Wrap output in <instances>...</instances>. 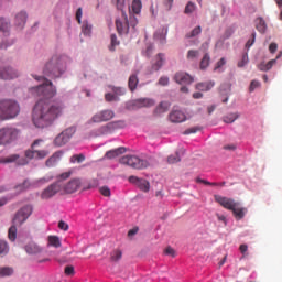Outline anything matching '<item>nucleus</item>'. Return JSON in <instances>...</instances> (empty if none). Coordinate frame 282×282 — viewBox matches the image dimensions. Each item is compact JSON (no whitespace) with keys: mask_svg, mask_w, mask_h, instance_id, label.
<instances>
[{"mask_svg":"<svg viewBox=\"0 0 282 282\" xmlns=\"http://www.w3.org/2000/svg\"><path fill=\"white\" fill-rule=\"evenodd\" d=\"M155 41H160V43H165L166 42V30L162 29L161 31H158L154 34Z\"/></svg>","mask_w":282,"mask_h":282,"instance_id":"nucleus-37","label":"nucleus"},{"mask_svg":"<svg viewBox=\"0 0 282 282\" xmlns=\"http://www.w3.org/2000/svg\"><path fill=\"white\" fill-rule=\"evenodd\" d=\"M238 119L239 112H231L223 117V121L226 122V124H232V122Z\"/></svg>","mask_w":282,"mask_h":282,"instance_id":"nucleus-33","label":"nucleus"},{"mask_svg":"<svg viewBox=\"0 0 282 282\" xmlns=\"http://www.w3.org/2000/svg\"><path fill=\"white\" fill-rule=\"evenodd\" d=\"M275 63L276 59H271L267 64L261 63L260 65H258V69H260V72H270V69H272Z\"/></svg>","mask_w":282,"mask_h":282,"instance_id":"nucleus-34","label":"nucleus"},{"mask_svg":"<svg viewBox=\"0 0 282 282\" xmlns=\"http://www.w3.org/2000/svg\"><path fill=\"white\" fill-rule=\"evenodd\" d=\"M174 80L177 85H191L193 83V76L185 72H178L174 75Z\"/></svg>","mask_w":282,"mask_h":282,"instance_id":"nucleus-21","label":"nucleus"},{"mask_svg":"<svg viewBox=\"0 0 282 282\" xmlns=\"http://www.w3.org/2000/svg\"><path fill=\"white\" fill-rule=\"evenodd\" d=\"M82 31L86 36H89L91 34V25L89 24H84L82 26Z\"/></svg>","mask_w":282,"mask_h":282,"instance_id":"nucleus-59","label":"nucleus"},{"mask_svg":"<svg viewBox=\"0 0 282 282\" xmlns=\"http://www.w3.org/2000/svg\"><path fill=\"white\" fill-rule=\"evenodd\" d=\"M122 259V250L121 249H113L110 252V261L111 263H118Z\"/></svg>","mask_w":282,"mask_h":282,"instance_id":"nucleus-32","label":"nucleus"},{"mask_svg":"<svg viewBox=\"0 0 282 282\" xmlns=\"http://www.w3.org/2000/svg\"><path fill=\"white\" fill-rule=\"evenodd\" d=\"M107 102H113V100H118V96L116 94L108 93L105 95Z\"/></svg>","mask_w":282,"mask_h":282,"instance_id":"nucleus-58","label":"nucleus"},{"mask_svg":"<svg viewBox=\"0 0 282 282\" xmlns=\"http://www.w3.org/2000/svg\"><path fill=\"white\" fill-rule=\"evenodd\" d=\"M256 29L261 34H265V31L268 30V24H265V20H263V18L256 19Z\"/></svg>","mask_w":282,"mask_h":282,"instance_id":"nucleus-29","label":"nucleus"},{"mask_svg":"<svg viewBox=\"0 0 282 282\" xmlns=\"http://www.w3.org/2000/svg\"><path fill=\"white\" fill-rule=\"evenodd\" d=\"M124 127H127V123L123 120L112 121L106 126H101L97 130V135H107L109 133H113V131L118 129H124Z\"/></svg>","mask_w":282,"mask_h":282,"instance_id":"nucleus-12","label":"nucleus"},{"mask_svg":"<svg viewBox=\"0 0 282 282\" xmlns=\"http://www.w3.org/2000/svg\"><path fill=\"white\" fill-rule=\"evenodd\" d=\"M74 133H76L75 127H70V128H67L66 130H64L62 133H59L55 138V140H54L55 147H65V144H67V142H69V140H72V135H74Z\"/></svg>","mask_w":282,"mask_h":282,"instance_id":"nucleus-14","label":"nucleus"},{"mask_svg":"<svg viewBox=\"0 0 282 282\" xmlns=\"http://www.w3.org/2000/svg\"><path fill=\"white\" fill-rule=\"evenodd\" d=\"M66 67V58L55 55L51 58L50 62L45 64L43 74H45V76H48V78H61V76H63V74L65 73Z\"/></svg>","mask_w":282,"mask_h":282,"instance_id":"nucleus-2","label":"nucleus"},{"mask_svg":"<svg viewBox=\"0 0 282 282\" xmlns=\"http://www.w3.org/2000/svg\"><path fill=\"white\" fill-rule=\"evenodd\" d=\"M196 10V6L193 2H188L185 7V14H193V11Z\"/></svg>","mask_w":282,"mask_h":282,"instance_id":"nucleus-49","label":"nucleus"},{"mask_svg":"<svg viewBox=\"0 0 282 282\" xmlns=\"http://www.w3.org/2000/svg\"><path fill=\"white\" fill-rule=\"evenodd\" d=\"M35 80L42 82L36 87L31 89V94H33L37 98H44V100H50V98H54L56 96V87L52 82L43 76H34Z\"/></svg>","mask_w":282,"mask_h":282,"instance_id":"nucleus-3","label":"nucleus"},{"mask_svg":"<svg viewBox=\"0 0 282 282\" xmlns=\"http://www.w3.org/2000/svg\"><path fill=\"white\" fill-rule=\"evenodd\" d=\"M54 180V175L44 176L36 181L24 180L22 184L18 185V191H29V188H39V186H43V184H47Z\"/></svg>","mask_w":282,"mask_h":282,"instance_id":"nucleus-10","label":"nucleus"},{"mask_svg":"<svg viewBox=\"0 0 282 282\" xmlns=\"http://www.w3.org/2000/svg\"><path fill=\"white\" fill-rule=\"evenodd\" d=\"M73 173H74L73 171H68V172H64V173L59 174L57 176V180H58L57 182H61L63 184L62 180H69L72 177Z\"/></svg>","mask_w":282,"mask_h":282,"instance_id":"nucleus-48","label":"nucleus"},{"mask_svg":"<svg viewBox=\"0 0 282 282\" xmlns=\"http://www.w3.org/2000/svg\"><path fill=\"white\" fill-rule=\"evenodd\" d=\"M12 274H14V269L10 268V267H1L0 268V276H12Z\"/></svg>","mask_w":282,"mask_h":282,"instance_id":"nucleus-38","label":"nucleus"},{"mask_svg":"<svg viewBox=\"0 0 282 282\" xmlns=\"http://www.w3.org/2000/svg\"><path fill=\"white\" fill-rule=\"evenodd\" d=\"M169 109H171V102L169 101H162L155 109V113L158 116L162 115V113H166V111H169Z\"/></svg>","mask_w":282,"mask_h":282,"instance_id":"nucleus-30","label":"nucleus"},{"mask_svg":"<svg viewBox=\"0 0 282 282\" xmlns=\"http://www.w3.org/2000/svg\"><path fill=\"white\" fill-rule=\"evenodd\" d=\"M28 22V13L25 11H20L15 14L14 25L19 28V30H23L25 28V23Z\"/></svg>","mask_w":282,"mask_h":282,"instance_id":"nucleus-23","label":"nucleus"},{"mask_svg":"<svg viewBox=\"0 0 282 282\" xmlns=\"http://www.w3.org/2000/svg\"><path fill=\"white\" fill-rule=\"evenodd\" d=\"M32 205H25L20 210H18L13 218V225L9 228L8 238L10 241L17 240V226L25 224V221H28L30 218V215H32Z\"/></svg>","mask_w":282,"mask_h":282,"instance_id":"nucleus-5","label":"nucleus"},{"mask_svg":"<svg viewBox=\"0 0 282 282\" xmlns=\"http://www.w3.org/2000/svg\"><path fill=\"white\" fill-rule=\"evenodd\" d=\"M61 192H63V183L61 181H57L42 191L41 199H52V197Z\"/></svg>","mask_w":282,"mask_h":282,"instance_id":"nucleus-13","label":"nucleus"},{"mask_svg":"<svg viewBox=\"0 0 282 282\" xmlns=\"http://www.w3.org/2000/svg\"><path fill=\"white\" fill-rule=\"evenodd\" d=\"M138 83H140V79L138 78V75L132 74L129 77V80H128V87H129L130 91H133L134 89H138Z\"/></svg>","mask_w":282,"mask_h":282,"instance_id":"nucleus-31","label":"nucleus"},{"mask_svg":"<svg viewBox=\"0 0 282 282\" xmlns=\"http://www.w3.org/2000/svg\"><path fill=\"white\" fill-rule=\"evenodd\" d=\"M120 164H124L126 166H130L131 169H148L150 166V163L144 160L140 159L139 156L135 155H124L120 159Z\"/></svg>","mask_w":282,"mask_h":282,"instance_id":"nucleus-9","label":"nucleus"},{"mask_svg":"<svg viewBox=\"0 0 282 282\" xmlns=\"http://www.w3.org/2000/svg\"><path fill=\"white\" fill-rule=\"evenodd\" d=\"M249 58H248V53H245L242 55V58L240 62H238V67H246L248 65Z\"/></svg>","mask_w":282,"mask_h":282,"instance_id":"nucleus-55","label":"nucleus"},{"mask_svg":"<svg viewBox=\"0 0 282 282\" xmlns=\"http://www.w3.org/2000/svg\"><path fill=\"white\" fill-rule=\"evenodd\" d=\"M165 254H169L170 257H175V249L171 248V247H167L165 250H164Z\"/></svg>","mask_w":282,"mask_h":282,"instance_id":"nucleus-64","label":"nucleus"},{"mask_svg":"<svg viewBox=\"0 0 282 282\" xmlns=\"http://www.w3.org/2000/svg\"><path fill=\"white\" fill-rule=\"evenodd\" d=\"M215 202H217V204L221 205L223 208H226L227 210H231V212L235 209V207L238 204V202H236L232 198H228V197H224V196H219V195L215 196Z\"/></svg>","mask_w":282,"mask_h":282,"instance_id":"nucleus-17","label":"nucleus"},{"mask_svg":"<svg viewBox=\"0 0 282 282\" xmlns=\"http://www.w3.org/2000/svg\"><path fill=\"white\" fill-rule=\"evenodd\" d=\"M62 159L63 151H56L45 161V166H47V169H54V166H56V164H58Z\"/></svg>","mask_w":282,"mask_h":282,"instance_id":"nucleus-22","label":"nucleus"},{"mask_svg":"<svg viewBox=\"0 0 282 282\" xmlns=\"http://www.w3.org/2000/svg\"><path fill=\"white\" fill-rule=\"evenodd\" d=\"M135 107L142 108V107H153V105H155V101L153 99H149V98H141V99H137L134 101Z\"/></svg>","mask_w":282,"mask_h":282,"instance_id":"nucleus-27","label":"nucleus"},{"mask_svg":"<svg viewBox=\"0 0 282 282\" xmlns=\"http://www.w3.org/2000/svg\"><path fill=\"white\" fill-rule=\"evenodd\" d=\"M8 252H10L8 242H6L4 240H0V256L8 254Z\"/></svg>","mask_w":282,"mask_h":282,"instance_id":"nucleus-43","label":"nucleus"},{"mask_svg":"<svg viewBox=\"0 0 282 282\" xmlns=\"http://www.w3.org/2000/svg\"><path fill=\"white\" fill-rule=\"evenodd\" d=\"M169 120L174 124L186 122V113H184L182 110H172L169 115Z\"/></svg>","mask_w":282,"mask_h":282,"instance_id":"nucleus-20","label":"nucleus"},{"mask_svg":"<svg viewBox=\"0 0 282 282\" xmlns=\"http://www.w3.org/2000/svg\"><path fill=\"white\" fill-rule=\"evenodd\" d=\"M213 87H215V82H203V83L196 84V89L198 91H210Z\"/></svg>","mask_w":282,"mask_h":282,"instance_id":"nucleus-28","label":"nucleus"},{"mask_svg":"<svg viewBox=\"0 0 282 282\" xmlns=\"http://www.w3.org/2000/svg\"><path fill=\"white\" fill-rule=\"evenodd\" d=\"M116 118V112L110 109L101 110L95 113L90 120H88L87 124H98L100 122H109V120H113Z\"/></svg>","mask_w":282,"mask_h":282,"instance_id":"nucleus-11","label":"nucleus"},{"mask_svg":"<svg viewBox=\"0 0 282 282\" xmlns=\"http://www.w3.org/2000/svg\"><path fill=\"white\" fill-rule=\"evenodd\" d=\"M83 186V183L80 182V178H73L66 184L62 183V191L63 193H66L67 195H72L73 193H76Z\"/></svg>","mask_w":282,"mask_h":282,"instance_id":"nucleus-15","label":"nucleus"},{"mask_svg":"<svg viewBox=\"0 0 282 282\" xmlns=\"http://www.w3.org/2000/svg\"><path fill=\"white\" fill-rule=\"evenodd\" d=\"M25 252H28V254H39L43 251V249H41V247H39V245L34 243V242H30L25 246L24 248Z\"/></svg>","mask_w":282,"mask_h":282,"instance_id":"nucleus-26","label":"nucleus"},{"mask_svg":"<svg viewBox=\"0 0 282 282\" xmlns=\"http://www.w3.org/2000/svg\"><path fill=\"white\" fill-rule=\"evenodd\" d=\"M21 113V105L14 99L0 100V122L14 120Z\"/></svg>","mask_w":282,"mask_h":282,"instance_id":"nucleus-4","label":"nucleus"},{"mask_svg":"<svg viewBox=\"0 0 282 282\" xmlns=\"http://www.w3.org/2000/svg\"><path fill=\"white\" fill-rule=\"evenodd\" d=\"M202 34V26H196L191 33L186 34V39H194V36H199Z\"/></svg>","mask_w":282,"mask_h":282,"instance_id":"nucleus-44","label":"nucleus"},{"mask_svg":"<svg viewBox=\"0 0 282 282\" xmlns=\"http://www.w3.org/2000/svg\"><path fill=\"white\" fill-rule=\"evenodd\" d=\"M256 39H257V33L253 32V33L251 34V39H249L248 42L246 43L247 50H250V48L254 45Z\"/></svg>","mask_w":282,"mask_h":282,"instance_id":"nucleus-51","label":"nucleus"},{"mask_svg":"<svg viewBox=\"0 0 282 282\" xmlns=\"http://www.w3.org/2000/svg\"><path fill=\"white\" fill-rule=\"evenodd\" d=\"M63 113V106L50 105L45 100L41 99L33 108L32 122L37 129H45L50 127L56 118H59Z\"/></svg>","mask_w":282,"mask_h":282,"instance_id":"nucleus-1","label":"nucleus"},{"mask_svg":"<svg viewBox=\"0 0 282 282\" xmlns=\"http://www.w3.org/2000/svg\"><path fill=\"white\" fill-rule=\"evenodd\" d=\"M164 63H166V56L163 53H159L152 61L151 74H153V72H160V69L164 67Z\"/></svg>","mask_w":282,"mask_h":282,"instance_id":"nucleus-19","label":"nucleus"},{"mask_svg":"<svg viewBox=\"0 0 282 282\" xmlns=\"http://www.w3.org/2000/svg\"><path fill=\"white\" fill-rule=\"evenodd\" d=\"M10 30V22L6 21V19L0 18V32H8Z\"/></svg>","mask_w":282,"mask_h":282,"instance_id":"nucleus-41","label":"nucleus"},{"mask_svg":"<svg viewBox=\"0 0 282 282\" xmlns=\"http://www.w3.org/2000/svg\"><path fill=\"white\" fill-rule=\"evenodd\" d=\"M173 1L174 0H163V6L165 10H171L173 8Z\"/></svg>","mask_w":282,"mask_h":282,"instance_id":"nucleus-62","label":"nucleus"},{"mask_svg":"<svg viewBox=\"0 0 282 282\" xmlns=\"http://www.w3.org/2000/svg\"><path fill=\"white\" fill-rule=\"evenodd\" d=\"M43 144V139H36L31 144V149L24 152V155L28 160H45L50 155V151L47 150H36V147H41Z\"/></svg>","mask_w":282,"mask_h":282,"instance_id":"nucleus-8","label":"nucleus"},{"mask_svg":"<svg viewBox=\"0 0 282 282\" xmlns=\"http://www.w3.org/2000/svg\"><path fill=\"white\" fill-rule=\"evenodd\" d=\"M64 272H65L66 276H74V267L73 265L66 267Z\"/></svg>","mask_w":282,"mask_h":282,"instance_id":"nucleus-60","label":"nucleus"},{"mask_svg":"<svg viewBox=\"0 0 282 282\" xmlns=\"http://www.w3.org/2000/svg\"><path fill=\"white\" fill-rule=\"evenodd\" d=\"M0 78L1 80H14V78H19V70H15L10 66H0Z\"/></svg>","mask_w":282,"mask_h":282,"instance_id":"nucleus-16","label":"nucleus"},{"mask_svg":"<svg viewBox=\"0 0 282 282\" xmlns=\"http://www.w3.org/2000/svg\"><path fill=\"white\" fill-rule=\"evenodd\" d=\"M137 186L140 191H143V193H149L150 184L147 180L141 178Z\"/></svg>","mask_w":282,"mask_h":282,"instance_id":"nucleus-39","label":"nucleus"},{"mask_svg":"<svg viewBox=\"0 0 282 282\" xmlns=\"http://www.w3.org/2000/svg\"><path fill=\"white\" fill-rule=\"evenodd\" d=\"M197 131H202V127L196 126L194 128H188L184 131V135H191V133H197Z\"/></svg>","mask_w":282,"mask_h":282,"instance_id":"nucleus-53","label":"nucleus"},{"mask_svg":"<svg viewBox=\"0 0 282 282\" xmlns=\"http://www.w3.org/2000/svg\"><path fill=\"white\" fill-rule=\"evenodd\" d=\"M70 162L73 164H75V162H77L78 164H80V162H85V155L84 154H75L70 158Z\"/></svg>","mask_w":282,"mask_h":282,"instance_id":"nucleus-45","label":"nucleus"},{"mask_svg":"<svg viewBox=\"0 0 282 282\" xmlns=\"http://www.w3.org/2000/svg\"><path fill=\"white\" fill-rule=\"evenodd\" d=\"M131 8H132V12H134V14H140L141 10H142V2L140 0H133Z\"/></svg>","mask_w":282,"mask_h":282,"instance_id":"nucleus-40","label":"nucleus"},{"mask_svg":"<svg viewBox=\"0 0 282 282\" xmlns=\"http://www.w3.org/2000/svg\"><path fill=\"white\" fill-rule=\"evenodd\" d=\"M21 138V130L11 126L0 128V147H10Z\"/></svg>","mask_w":282,"mask_h":282,"instance_id":"nucleus-7","label":"nucleus"},{"mask_svg":"<svg viewBox=\"0 0 282 282\" xmlns=\"http://www.w3.org/2000/svg\"><path fill=\"white\" fill-rule=\"evenodd\" d=\"M210 65V55L206 53L200 61V69H206Z\"/></svg>","mask_w":282,"mask_h":282,"instance_id":"nucleus-42","label":"nucleus"},{"mask_svg":"<svg viewBox=\"0 0 282 282\" xmlns=\"http://www.w3.org/2000/svg\"><path fill=\"white\" fill-rule=\"evenodd\" d=\"M180 161H181V159H180L178 153L172 154L167 158V163L169 164H177V162H180Z\"/></svg>","mask_w":282,"mask_h":282,"instance_id":"nucleus-47","label":"nucleus"},{"mask_svg":"<svg viewBox=\"0 0 282 282\" xmlns=\"http://www.w3.org/2000/svg\"><path fill=\"white\" fill-rule=\"evenodd\" d=\"M231 213H234L236 219H243V217H246V213H248V209L246 207H241V205L237 203V206L234 207Z\"/></svg>","mask_w":282,"mask_h":282,"instance_id":"nucleus-25","label":"nucleus"},{"mask_svg":"<svg viewBox=\"0 0 282 282\" xmlns=\"http://www.w3.org/2000/svg\"><path fill=\"white\" fill-rule=\"evenodd\" d=\"M99 192L104 195V197H111V189L108 186L100 187Z\"/></svg>","mask_w":282,"mask_h":282,"instance_id":"nucleus-52","label":"nucleus"},{"mask_svg":"<svg viewBox=\"0 0 282 282\" xmlns=\"http://www.w3.org/2000/svg\"><path fill=\"white\" fill-rule=\"evenodd\" d=\"M48 246L61 248V238L58 236H48Z\"/></svg>","mask_w":282,"mask_h":282,"instance_id":"nucleus-36","label":"nucleus"},{"mask_svg":"<svg viewBox=\"0 0 282 282\" xmlns=\"http://www.w3.org/2000/svg\"><path fill=\"white\" fill-rule=\"evenodd\" d=\"M199 57V51H195V50H189L187 52V59L188 61H195V58Z\"/></svg>","mask_w":282,"mask_h":282,"instance_id":"nucleus-46","label":"nucleus"},{"mask_svg":"<svg viewBox=\"0 0 282 282\" xmlns=\"http://www.w3.org/2000/svg\"><path fill=\"white\" fill-rule=\"evenodd\" d=\"M224 65H226V59H225L224 57H221V58L217 62V64H216V66H215V70L221 69V67H224Z\"/></svg>","mask_w":282,"mask_h":282,"instance_id":"nucleus-63","label":"nucleus"},{"mask_svg":"<svg viewBox=\"0 0 282 282\" xmlns=\"http://www.w3.org/2000/svg\"><path fill=\"white\" fill-rule=\"evenodd\" d=\"M123 153H127V148L120 147L113 150H110L106 152L105 158L108 160H113L115 158H118L119 155H122Z\"/></svg>","mask_w":282,"mask_h":282,"instance_id":"nucleus-24","label":"nucleus"},{"mask_svg":"<svg viewBox=\"0 0 282 282\" xmlns=\"http://www.w3.org/2000/svg\"><path fill=\"white\" fill-rule=\"evenodd\" d=\"M259 87H261V83L259 80H257V79H253L250 83L249 91L252 93V91H254V89H259Z\"/></svg>","mask_w":282,"mask_h":282,"instance_id":"nucleus-50","label":"nucleus"},{"mask_svg":"<svg viewBox=\"0 0 282 282\" xmlns=\"http://www.w3.org/2000/svg\"><path fill=\"white\" fill-rule=\"evenodd\" d=\"M120 45V41L118 40V36L116 34L110 35V45H109V51L110 52H116V47Z\"/></svg>","mask_w":282,"mask_h":282,"instance_id":"nucleus-35","label":"nucleus"},{"mask_svg":"<svg viewBox=\"0 0 282 282\" xmlns=\"http://www.w3.org/2000/svg\"><path fill=\"white\" fill-rule=\"evenodd\" d=\"M115 23L118 34L120 36H124L129 34L130 30H135V25H138V18L133 14L127 17V13L122 11L121 15L116 19Z\"/></svg>","mask_w":282,"mask_h":282,"instance_id":"nucleus-6","label":"nucleus"},{"mask_svg":"<svg viewBox=\"0 0 282 282\" xmlns=\"http://www.w3.org/2000/svg\"><path fill=\"white\" fill-rule=\"evenodd\" d=\"M97 187H98V181L93 180V181H90V182L88 183L87 186H84V187H83V191H89V189H91V188H97Z\"/></svg>","mask_w":282,"mask_h":282,"instance_id":"nucleus-54","label":"nucleus"},{"mask_svg":"<svg viewBox=\"0 0 282 282\" xmlns=\"http://www.w3.org/2000/svg\"><path fill=\"white\" fill-rule=\"evenodd\" d=\"M159 85H161L162 87H166V85H169V77L162 76V77L159 79Z\"/></svg>","mask_w":282,"mask_h":282,"instance_id":"nucleus-61","label":"nucleus"},{"mask_svg":"<svg viewBox=\"0 0 282 282\" xmlns=\"http://www.w3.org/2000/svg\"><path fill=\"white\" fill-rule=\"evenodd\" d=\"M115 96H124V94L127 93V89L122 88V87H115L112 89Z\"/></svg>","mask_w":282,"mask_h":282,"instance_id":"nucleus-56","label":"nucleus"},{"mask_svg":"<svg viewBox=\"0 0 282 282\" xmlns=\"http://www.w3.org/2000/svg\"><path fill=\"white\" fill-rule=\"evenodd\" d=\"M19 158V154H10L9 156L0 158V164H12V162H17L19 166H25V164H28V159Z\"/></svg>","mask_w":282,"mask_h":282,"instance_id":"nucleus-18","label":"nucleus"},{"mask_svg":"<svg viewBox=\"0 0 282 282\" xmlns=\"http://www.w3.org/2000/svg\"><path fill=\"white\" fill-rule=\"evenodd\" d=\"M113 3L117 6V10H121V12H124V0H112Z\"/></svg>","mask_w":282,"mask_h":282,"instance_id":"nucleus-57","label":"nucleus"}]
</instances>
